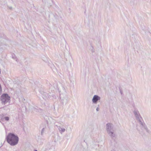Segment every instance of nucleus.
Returning a JSON list of instances; mask_svg holds the SVG:
<instances>
[{
    "label": "nucleus",
    "instance_id": "12",
    "mask_svg": "<svg viewBox=\"0 0 151 151\" xmlns=\"http://www.w3.org/2000/svg\"><path fill=\"white\" fill-rule=\"evenodd\" d=\"M34 151H37V150H34Z\"/></svg>",
    "mask_w": 151,
    "mask_h": 151
},
{
    "label": "nucleus",
    "instance_id": "4",
    "mask_svg": "<svg viewBox=\"0 0 151 151\" xmlns=\"http://www.w3.org/2000/svg\"><path fill=\"white\" fill-rule=\"evenodd\" d=\"M10 99V97L7 94H4L1 96L0 99L3 103L4 104L8 102Z\"/></svg>",
    "mask_w": 151,
    "mask_h": 151
},
{
    "label": "nucleus",
    "instance_id": "3",
    "mask_svg": "<svg viewBox=\"0 0 151 151\" xmlns=\"http://www.w3.org/2000/svg\"><path fill=\"white\" fill-rule=\"evenodd\" d=\"M139 126L141 129L142 130H145L147 133H149L150 131L148 129L147 126L143 122V120L138 122Z\"/></svg>",
    "mask_w": 151,
    "mask_h": 151
},
{
    "label": "nucleus",
    "instance_id": "10",
    "mask_svg": "<svg viewBox=\"0 0 151 151\" xmlns=\"http://www.w3.org/2000/svg\"><path fill=\"white\" fill-rule=\"evenodd\" d=\"M5 119L6 121H8L9 120V117H5Z\"/></svg>",
    "mask_w": 151,
    "mask_h": 151
},
{
    "label": "nucleus",
    "instance_id": "11",
    "mask_svg": "<svg viewBox=\"0 0 151 151\" xmlns=\"http://www.w3.org/2000/svg\"><path fill=\"white\" fill-rule=\"evenodd\" d=\"M99 110V107H97L96 109V110L97 111H98Z\"/></svg>",
    "mask_w": 151,
    "mask_h": 151
},
{
    "label": "nucleus",
    "instance_id": "8",
    "mask_svg": "<svg viewBox=\"0 0 151 151\" xmlns=\"http://www.w3.org/2000/svg\"><path fill=\"white\" fill-rule=\"evenodd\" d=\"M42 97L45 99L46 100L49 98V96L48 94L45 92H43L42 94Z\"/></svg>",
    "mask_w": 151,
    "mask_h": 151
},
{
    "label": "nucleus",
    "instance_id": "13",
    "mask_svg": "<svg viewBox=\"0 0 151 151\" xmlns=\"http://www.w3.org/2000/svg\"><path fill=\"white\" fill-rule=\"evenodd\" d=\"M11 8H12V7H10V9H11Z\"/></svg>",
    "mask_w": 151,
    "mask_h": 151
},
{
    "label": "nucleus",
    "instance_id": "7",
    "mask_svg": "<svg viewBox=\"0 0 151 151\" xmlns=\"http://www.w3.org/2000/svg\"><path fill=\"white\" fill-rule=\"evenodd\" d=\"M55 126L58 128L59 132L61 134L64 132L66 130V128L65 127V128H63L60 126H58L57 125H56Z\"/></svg>",
    "mask_w": 151,
    "mask_h": 151
},
{
    "label": "nucleus",
    "instance_id": "5",
    "mask_svg": "<svg viewBox=\"0 0 151 151\" xmlns=\"http://www.w3.org/2000/svg\"><path fill=\"white\" fill-rule=\"evenodd\" d=\"M133 113L136 119L137 120L138 122L142 120V118L141 117L138 111L137 110H135L134 111Z\"/></svg>",
    "mask_w": 151,
    "mask_h": 151
},
{
    "label": "nucleus",
    "instance_id": "6",
    "mask_svg": "<svg viewBox=\"0 0 151 151\" xmlns=\"http://www.w3.org/2000/svg\"><path fill=\"white\" fill-rule=\"evenodd\" d=\"M101 98L99 96L97 95H95L93 96L92 99V101L93 103L96 104L97 102L100 100Z\"/></svg>",
    "mask_w": 151,
    "mask_h": 151
},
{
    "label": "nucleus",
    "instance_id": "1",
    "mask_svg": "<svg viewBox=\"0 0 151 151\" xmlns=\"http://www.w3.org/2000/svg\"><path fill=\"white\" fill-rule=\"evenodd\" d=\"M6 140L7 142L11 145L14 146L18 143L19 138L17 136L13 134L10 133L7 137Z\"/></svg>",
    "mask_w": 151,
    "mask_h": 151
},
{
    "label": "nucleus",
    "instance_id": "2",
    "mask_svg": "<svg viewBox=\"0 0 151 151\" xmlns=\"http://www.w3.org/2000/svg\"><path fill=\"white\" fill-rule=\"evenodd\" d=\"M106 132L109 135L111 138L114 137L115 134L114 129L113 125L111 123H107L106 125Z\"/></svg>",
    "mask_w": 151,
    "mask_h": 151
},
{
    "label": "nucleus",
    "instance_id": "9",
    "mask_svg": "<svg viewBox=\"0 0 151 151\" xmlns=\"http://www.w3.org/2000/svg\"><path fill=\"white\" fill-rule=\"evenodd\" d=\"M46 127L45 126L41 130V135H43V134L44 133V132H45L46 131Z\"/></svg>",
    "mask_w": 151,
    "mask_h": 151
}]
</instances>
